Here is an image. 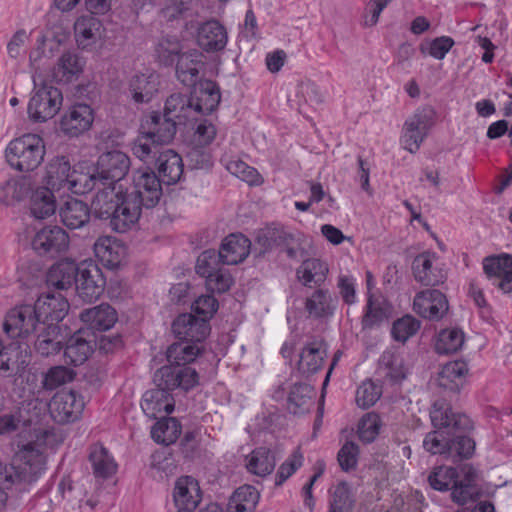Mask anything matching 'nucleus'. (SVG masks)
Returning a JSON list of instances; mask_svg holds the SVG:
<instances>
[{
    "label": "nucleus",
    "instance_id": "nucleus-1",
    "mask_svg": "<svg viewBox=\"0 0 512 512\" xmlns=\"http://www.w3.org/2000/svg\"><path fill=\"white\" fill-rule=\"evenodd\" d=\"M433 431L428 432L423 439V448L431 455H448L451 452V431L472 429L470 418L461 413H455L451 407L442 401H436L430 411Z\"/></svg>",
    "mask_w": 512,
    "mask_h": 512
},
{
    "label": "nucleus",
    "instance_id": "nucleus-2",
    "mask_svg": "<svg viewBox=\"0 0 512 512\" xmlns=\"http://www.w3.org/2000/svg\"><path fill=\"white\" fill-rule=\"evenodd\" d=\"M95 179L89 174L72 169L65 156H57L49 161L46 167V188L52 191L86 194L93 190Z\"/></svg>",
    "mask_w": 512,
    "mask_h": 512
},
{
    "label": "nucleus",
    "instance_id": "nucleus-3",
    "mask_svg": "<svg viewBox=\"0 0 512 512\" xmlns=\"http://www.w3.org/2000/svg\"><path fill=\"white\" fill-rule=\"evenodd\" d=\"M46 147L42 137L37 134H24L12 140L6 148L9 165L21 172L37 169L44 160Z\"/></svg>",
    "mask_w": 512,
    "mask_h": 512
},
{
    "label": "nucleus",
    "instance_id": "nucleus-4",
    "mask_svg": "<svg viewBox=\"0 0 512 512\" xmlns=\"http://www.w3.org/2000/svg\"><path fill=\"white\" fill-rule=\"evenodd\" d=\"M34 92L28 103L27 111L33 122L43 123L53 118L61 108L62 92L51 85L43 84L37 88V80L33 77Z\"/></svg>",
    "mask_w": 512,
    "mask_h": 512
},
{
    "label": "nucleus",
    "instance_id": "nucleus-5",
    "mask_svg": "<svg viewBox=\"0 0 512 512\" xmlns=\"http://www.w3.org/2000/svg\"><path fill=\"white\" fill-rule=\"evenodd\" d=\"M131 161L127 154L120 150H112L100 155L96 173L89 174L95 179L94 188L101 184L118 185L130 169Z\"/></svg>",
    "mask_w": 512,
    "mask_h": 512
},
{
    "label": "nucleus",
    "instance_id": "nucleus-6",
    "mask_svg": "<svg viewBox=\"0 0 512 512\" xmlns=\"http://www.w3.org/2000/svg\"><path fill=\"white\" fill-rule=\"evenodd\" d=\"M154 382L169 391L188 392L199 385L200 375L192 365H164L155 372Z\"/></svg>",
    "mask_w": 512,
    "mask_h": 512
},
{
    "label": "nucleus",
    "instance_id": "nucleus-7",
    "mask_svg": "<svg viewBox=\"0 0 512 512\" xmlns=\"http://www.w3.org/2000/svg\"><path fill=\"white\" fill-rule=\"evenodd\" d=\"M40 321L33 305L25 304L11 309L4 321L3 328L10 338L28 340L38 332Z\"/></svg>",
    "mask_w": 512,
    "mask_h": 512
},
{
    "label": "nucleus",
    "instance_id": "nucleus-8",
    "mask_svg": "<svg viewBox=\"0 0 512 512\" xmlns=\"http://www.w3.org/2000/svg\"><path fill=\"white\" fill-rule=\"evenodd\" d=\"M106 279L100 267L93 260L79 263L76 283L77 295L86 302L97 300L103 293Z\"/></svg>",
    "mask_w": 512,
    "mask_h": 512
},
{
    "label": "nucleus",
    "instance_id": "nucleus-9",
    "mask_svg": "<svg viewBox=\"0 0 512 512\" xmlns=\"http://www.w3.org/2000/svg\"><path fill=\"white\" fill-rule=\"evenodd\" d=\"M162 182L157 174L147 168L138 169L133 175L132 191L127 193L145 208H153L162 196Z\"/></svg>",
    "mask_w": 512,
    "mask_h": 512
},
{
    "label": "nucleus",
    "instance_id": "nucleus-10",
    "mask_svg": "<svg viewBox=\"0 0 512 512\" xmlns=\"http://www.w3.org/2000/svg\"><path fill=\"white\" fill-rule=\"evenodd\" d=\"M84 406L81 395L73 390H61L52 397L49 412L55 422L65 424L76 421L81 416Z\"/></svg>",
    "mask_w": 512,
    "mask_h": 512
},
{
    "label": "nucleus",
    "instance_id": "nucleus-11",
    "mask_svg": "<svg viewBox=\"0 0 512 512\" xmlns=\"http://www.w3.org/2000/svg\"><path fill=\"white\" fill-rule=\"evenodd\" d=\"M94 118V109L89 104L76 102L62 115L60 129L68 137H78L92 127Z\"/></svg>",
    "mask_w": 512,
    "mask_h": 512
},
{
    "label": "nucleus",
    "instance_id": "nucleus-12",
    "mask_svg": "<svg viewBox=\"0 0 512 512\" xmlns=\"http://www.w3.org/2000/svg\"><path fill=\"white\" fill-rule=\"evenodd\" d=\"M97 336L94 332L80 328L68 339L64 358L67 364L79 366L84 364L95 351Z\"/></svg>",
    "mask_w": 512,
    "mask_h": 512
},
{
    "label": "nucleus",
    "instance_id": "nucleus-13",
    "mask_svg": "<svg viewBox=\"0 0 512 512\" xmlns=\"http://www.w3.org/2000/svg\"><path fill=\"white\" fill-rule=\"evenodd\" d=\"M68 246L69 236L59 226L44 227L35 234L32 240V248L41 256L55 257L65 252Z\"/></svg>",
    "mask_w": 512,
    "mask_h": 512
},
{
    "label": "nucleus",
    "instance_id": "nucleus-14",
    "mask_svg": "<svg viewBox=\"0 0 512 512\" xmlns=\"http://www.w3.org/2000/svg\"><path fill=\"white\" fill-rule=\"evenodd\" d=\"M210 330L206 319H200L191 313L180 314L172 323V331L176 338L196 344L203 342Z\"/></svg>",
    "mask_w": 512,
    "mask_h": 512
},
{
    "label": "nucleus",
    "instance_id": "nucleus-15",
    "mask_svg": "<svg viewBox=\"0 0 512 512\" xmlns=\"http://www.w3.org/2000/svg\"><path fill=\"white\" fill-rule=\"evenodd\" d=\"M448 300L439 290L427 289L418 292L413 301L414 311L423 318L440 320L448 311Z\"/></svg>",
    "mask_w": 512,
    "mask_h": 512
},
{
    "label": "nucleus",
    "instance_id": "nucleus-16",
    "mask_svg": "<svg viewBox=\"0 0 512 512\" xmlns=\"http://www.w3.org/2000/svg\"><path fill=\"white\" fill-rule=\"evenodd\" d=\"M94 189L97 192L91 201V213L101 220L110 219L124 195L121 185L101 184Z\"/></svg>",
    "mask_w": 512,
    "mask_h": 512
},
{
    "label": "nucleus",
    "instance_id": "nucleus-17",
    "mask_svg": "<svg viewBox=\"0 0 512 512\" xmlns=\"http://www.w3.org/2000/svg\"><path fill=\"white\" fill-rule=\"evenodd\" d=\"M47 430L39 429L34 433V439L23 444L16 456L20 462L30 467L33 472L42 468L45 464V449L47 441L51 437Z\"/></svg>",
    "mask_w": 512,
    "mask_h": 512
},
{
    "label": "nucleus",
    "instance_id": "nucleus-18",
    "mask_svg": "<svg viewBox=\"0 0 512 512\" xmlns=\"http://www.w3.org/2000/svg\"><path fill=\"white\" fill-rule=\"evenodd\" d=\"M202 499L198 481L192 476L179 477L173 489V501L178 511L193 512Z\"/></svg>",
    "mask_w": 512,
    "mask_h": 512
},
{
    "label": "nucleus",
    "instance_id": "nucleus-19",
    "mask_svg": "<svg viewBox=\"0 0 512 512\" xmlns=\"http://www.w3.org/2000/svg\"><path fill=\"white\" fill-rule=\"evenodd\" d=\"M437 256L434 252H423L412 262V272L417 282L424 286H437L444 283L446 273L434 266Z\"/></svg>",
    "mask_w": 512,
    "mask_h": 512
},
{
    "label": "nucleus",
    "instance_id": "nucleus-20",
    "mask_svg": "<svg viewBox=\"0 0 512 512\" xmlns=\"http://www.w3.org/2000/svg\"><path fill=\"white\" fill-rule=\"evenodd\" d=\"M326 357L327 345L324 340L314 339L306 343L299 355L298 372L304 377L317 373L322 369Z\"/></svg>",
    "mask_w": 512,
    "mask_h": 512
},
{
    "label": "nucleus",
    "instance_id": "nucleus-21",
    "mask_svg": "<svg viewBox=\"0 0 512 512\" xmlns=\"http://www.w3.org/2000/svg\"><path fill=\"white\" fill-rule=\"evenodd\" d=\"M177 122L164 113L153 111L141 124V130L160 145L169 144L175 137Z\"/></svg>",
    "mask_w": 512,
    "mask_h": 512
},
{
    "label": "nucleus",
    "instance_id": "nucleus-22",
    "mask_svg": "<svg viewBox=\"0 0 512 512\" xmlns=\"http://www.w3.org/2000/svg\"><path fill=\"white\" fill-rule=\"evenodd\" d=\"M483 270L489 278H496L494 284L504 293L512 291V256L503 254L489 256L483 260Z\"/></svg>",
    "mask_w": 512,
    "mask_h": 512
},
{
    "label": "nucleus",
    "instance_id": "nucleus-23",
    "mask_svg": "<svg viewBox=\"0 0 512 512\" xmlns=\"http://www.w3.org/2000/svg\"><path fill=\"white\" fill-rule=\"evenodd\" d=\"M142 204L133 197L125 193L115 209V213L110 217L112 229L118 233H124L131 229L139 220Z\"/></svg>",
    "mask_w": 512,
    "mask_h": 512
},
{
    "label": "nucleus",
    "instance_id": "nucleus-24",
    "mask_svg": "<svg viewBox=\"0 0 512 512\" xmlns=\"http://www.w3.org/2000/svg\"><path fill=\"white\" fill-rule=\"evenodd\" d=\"M93 250L98 260L107 268H118L126 257L125 245L113 236H101L94 245Z\"/></svg>",
    "mask_w": 512,
    "mask_h": 512
},
{
    "label": "nucleus",
    "instance_id": "nucleus-25",
    "mask_svg": "<svg viewBox=\"0 0 512 512\" xmlns=\"http://www.w3.org/2000/svg\"><path fill=\"white\" fill-rule=\"evenodd\" d=\"M41 322L55 323L64 319L69 303L61 294L41 295L33 305Z\"/></svg>",
    "mask_w": 512,
    "mask_h": 512
},
{
    "label": "nucleus",
    "instance_id": "nucleus-26",
    "mask_svg": "<svg viewBox=\"0 0 512 512\" xmlns=\"http://www.w3.org/2000/svg\"><path fill=\"white\" fill-rule=\"evenodd\" d=\"M338 299L326 288H317L304 302L305 311L314 319L331 318L337 309Z\"/></svg>",
    "mask_w": 512,
    "mask_h": 512
},
{
    "label": "nucleus",
    "instance_id": "nucleus-27",
    "mask_svg": "<svg viewBox=\"0 0 512 512\" xmlns=\"http://www.w3.org/2000/svg\"><path fill=\"white\" fill-rule=\"evenodd\" d=\"M141 408L148 417L157 419L162 413L168 415L174 410V399L168 389L156 385L143 394Z\"/></svg>",
    "mask_w": 512,
    "mask_h": 512
},
{
    "label": "nucleus",
    "instance_id": "nucleus-28",
    "mask_svg": "<svg viewBox=\"0 0 512 512\" xmlns=\"http://www.w3.org/2000/svg\"><path fill=\"white\" fill-rule=\"evenodd\" d=\"M158 178L166 185L178 183L184 173V164L181 156L171 149L159 153L155 163Z\"/></svg>",
    "mask_w": 512,
    "mask_h": 512
},
{
    "label": "nucleus",
    "instance_id": "nucleus-29",
    "mask_svg": "<svg viewBox=\"0 0 512 512\" xmlns=\"http://www.w3.org/2000/svg\"><path fill=\"white\" fill-rule=\"evenodd\" d=\"M159 75L155 72L135 74L129 80V92L137 104L149 103L159 91Z\"/></svg>",
    "mask_w": 512,
    "mask_h": 512
},
{
    "label": "nucleus",
    "instance_id": "nucleus-30",
    "mask_svg": "<svg viewBox=\"0 0 512 512\" xmlns=\"http://www.w3.org/2000/svg\"><path fill=\"white\" fill-rule=\"evenodd\" d=\"M227 41V31L217 20L206 21L198 28L197 42L206 52L223 50L227 45Z\"/></svg>",
    "mask_w": 512,
    "mask_h": 512
},
{
    "label": "nucleus",
    "instance_id": "nucleus-31",
    "mask_svg": "<svg viewBox=\"0 0 512 512\" xmlns=\"http://www.w3.org/2000/svg\"><path fill=\"white\" fill-rule=\"evenodd\" d=\"M84 61L74 52H64L52 69V78L58 84L77 81L84 69Z\"/></svg>",
    "mask_w": 512,
    "mask_h": 512
},
{
    "label": "nucleus",
    "instance_id": "nucleus-32",
    "mask_svg": "<svg viewBox=\"0 0 512 512\" xmlns=\"http://www.w3.org/2000/svg\"><path fill=\"white\" fill-rule=\"evenodd\" d=\"M250 240L243 234L227 236L218 251L220 262L226 265H236L244 261L250 253Z\"/></svg>",
    "mask_w": 512,
    "mask_h": 512
},
{
    "label": "nucleus",
    "instance_id": "nucleus-33",
    "mask_svg": "<svg viewBox=\"0 0 512 512\" xmlns=\"http://www.w3.org/2000/svg\"><path fill=\"white\" fill-rule=\"evenodd\" d=\"M80 319L87 326L85 330L101 332L109 330L115 325L117 312L109 304L103 303L82 311Z\"/></svg>",
    "mask_w": 512,
    "mask_h": 512
},
{
    "label": "nucleus",
    "instance_id": "nucleus-34",
    "mask_svg": "<svg viewBox=\"0 0 512 512\" xmlns=\"http://www.w3.org/2000/svg\"><path fill=\"white\" fill-rule=\"evenodd\" d=\"M33 335L35 349L42 356L48 357L62 349L63 336L60 327L55 323L42 322L38 332Z\"/></svg>",
    "mask_w": 512,
    "mask_h": 512
},
{
    "label": "nucleus",
    "instance_id": "nucleus-35",
    "mask_svg": "<svg viewBox=\"0 0 512 512\" xmlns=\"http://www.w3.org/2000/svg\"><path fill=\"white\" fill-rule=\"evenodd\" d=\"M204 55L198 50L182 53L177 58L176 75L184 85H195L200 70L204 67Z\"/></svg>",
    "mask_w": 512,
    "mask_h": 512
},
{
    "label": "nucleus",
    "instance_id": "nucleus-36",
    "mask_svg": "<svg viewBox=\"0 0 512 512\" xmlns=\"http://www.w3.org/2000/svg\"><path fill=\"white\" fill-rule=\"evenodd\" d=\"M79 264L74 261L62 260L48 270L46 281L48 286L58 290L76 287Z\"/></svg>",
    "mask_w": 512,
    "mask_h": 512
},
{
    "label": "nucleus",
    "instance_id": "nucleus-37",
    "mask_svg": "<svg viewBox=\"0 0 512 512\" xmlns=\"http://www.w3.org/2000/svg\"><path fill=\"white\" fill-rule=\"evenodd\" d=\"M59 216L67 228L79 229L89 222L91 211L83 201L69 198L59 207Z\"/></svg>",
    "mask_w": 512,
    "mask_h": 512
},
{
    "label": "nucleus",
    "instance_id": "nucleus-38",
    "mask_svg": "<svg viewBox=\"0 0 512 512\" xmlns=\"http://www.w3.org/2000/svg\"><path fill=\"white\" fill-rule=\"evenodd\" d=\"M329 272L328 264L318 258L304 260L296 269L297 280L305 287H321Z\"/></svg>",
    "mask_w": 512,
    "mask_h": 512
},
{
    "label": "nucleus",
    "instance_id": "nucleus-39",
    "mask_svg": "<svg viewBox=\"0 0 512 512\" xmlns=\"http://www.w3.org/2000/svg\"><path fill=\"white\" fill-rule=\"evenodd\" d=\"M196 102H193L195 112L202 114L212 113L221 100L220 89L216 82L203 80L194 91Z\"/></svg>",
    "mask_w": 512,
    "mask_h": 512
},
{
    "label": "nucleus",
    "instance_id": "nucleus-40",
    "mask_svg": "<svg viewBox=\"0 0 512 512\" xmlns=\"http://www.w3.org/2000/svg\"><path fill=\"white\" fill-rule=\"evenodd\" d=\"M89 462L93 475L98 479H108L117 471V463L102 444L96 443L90 447Z\"/></svg>",
    "mask_w": 512,
    "mask_h": 512
},
{
    "label": "nucleus",
    "instance_id": "nucleus-41",
    "mask_svg": "<svg viewBox=\"0 0 512 512\" xmlns=\"http://www.w3.org/2000/svg\"><path fill=\"white\" fill-rule=\"evenodd\" d=\"M256 241L264 251H270L290 245L294 241V235L283 225L271 223L258 232Z\"/></svg>",
    "mask_w": 512,
    "mask_h": 512
},
{
    "label": "nucleus",
    "instance_id": "nucleus-42",
    "mask_svg": "<svg viewBox=\"0 0 512 512\" xmlns=\"http://www.w3.org/2000/svg\"><path fill=\"white\" fill-rule=\"evenodd\" d=\"M377 374L391 384L401 382L406 376L403 360L392 350L384 351L378 360Z\"/></svg>",
    "mask_w": 512,
    "mask_h": 512
},
{
    "label": "nucleus",
    "instance_id": "nucleus-43",
    "mask_svg": "<svg viewBox=\"0 0 512 512\" xmlns=\"http://www.w3.org/2000/svg\"><path fill=\"white\" fill-rule=\"evenodd\" d=\"M56 200L52 190L46 187L35 189L29 202L31 215L36 219H46L56 212Z\"/></svg>",
    "mask_w": 512,
    "mask_h": 512
},
{
    "label": "nucleus",
    "instance_id": "nucleus-44",
    "mask_svg": "<svg viewBox=\"0 0 512 512\" xmlns=\"http://www.w3.org/2000/svg\"><path fill=\"white\" fill-rule=\"evenodd\" d=\"M468 365L465 361L456 360L446 363L438 376V384L444 389L459 391L465 382Z\"/></svg>",
    "mask_w": 512,
    "mask_h": 512
},
{
    "label": "nucleus",
    "instance_id": "nucleus-45",
    "mask_svg": "<svg viewBox=\"0 0 512 512\" xmlns=\"http://www.w3.org/2000/svg\"><path fill=\"white\" fill-rule=\"evenodd\" d=\"M316 392L307 383H295L288 395V409L293 414H303L310 410Z\"/></svg>",
    "mask_w": 512,
    "mask_h": 512
},
{
    "label": "nucleus",
    "instance_id": "nucleus-46",
    "mask_svg": "<svg viewBox=\"0 0 512 512\" xmlns=\"http://www.w3.org/2000/svg\"><path fill=\"white\" fill-rule=\"evenodd\" d=\"M201 353L198 344L180 340L168 347L166 358L168 365H191Z\"/></svg>",
    "mask_w": 512,
    "mask_h": 512
},
{
    "label": "nucleus",
    "instance_id": "nucleus-47",
    "mask_svg": "<svg viewBox=\"0 0 512 512\" xmlns=\"http://www.w3.org/2000/svg\"><path fill=\"white\" fill-rule=\"evenodd\" d=\"M101 22L93 15L79 17L74 24V32L78 46L86 48L94 43L100 35Z\"/></svg>",
    "mask_w": 512,
    "mask_h": 512
},
{
    "label": "nucleus",
    "instance_id": "nucleus-48",
    "mask_svg": "<svg viewBox=\"0 0 512 512\" xmlns=\"http://www.w3.org/2000/svg\"><path fill=\"white\" fill-rule=\"evenodd\" d=\"M193 101L185 94L173 93L165 102L164 114L172 118L177 124H184L190 117Z\"/></svg>",
    "mask_w": 512,
    "mask_h": 512
},
{
    "label": "nucleus",
    "instance_id": "nucleus-49",
    "mask_svg": "<svg viewBox=\"0 0 512 512\" xmlns=\"http://www.w3.org/2000/svg\"><path fill=\"white\" fill-rule=\"evenodd\" d=\"M159 420L152 426L151 437L159 444L170 445L176 442L181 434V424L174 417H158Z\"/></svg>",
    "mask_w": 512,
    "mask_h": 512
},
{
    "label": "nucleus",
    "instance_id": "nucleus-50",
    "mask_svg": "<svg viewBox=\"0 0 512 512\" xmlns=\"http://www.w3.org/2000/svg\"><path fill=\"white\" fill-rule=\"evenodd\" d=\"M275 465L274 453L267 447H258L251 452L247 469L255 475L264 477L274 470Z\"/></svg>",
    "mask_w": 512,
    "mask_h": 512
},
{
    "label": "nucleus",
    "instance_id": "nucleus-51",
    "mask_svg": "<svg viewBox=\"0 0 512 512\" xmlns=\"http://www.w3.org/2000/svg\"><path fill=\"white\" fill-rule=\"evenodd\" d=\"M464 344V333L458 328L443 329L439 332L435 350L438 354L448 355L458 352Z\"/></svg>",
    "mask_w": 512,
    "mask_h": 512
},
{
    "label": "nucleus",
    "instance_id": "nucleus-52",
    "mask_svg": "<svg viewBox=\"0 0 512 512\" xmlns=\"http://www.w3.org/2000/svg\"><path fill=\"white\" fill-rule=\"evenodd\" d=\"M160 144L156 143L154 139L149 137L144 131L134 141L132 145L133 154L145 163L156 162V158L161 152L159 149Z\"/></svg>",
    "mask_w": 512,
    "mask_h": 512
},
{
    "label": "nucleus",
    "instance_id": "nucleus-53",
    "mask_svg": "<svg viewBox=\"0 0 512 512\" xmlns=\"http://www.w3.org/2000/svg\"><path fill=\"white\" fill-rule=\"evenodd\" d=\"M226 169L234 176L247 182L251 186L263 184L264 179L258 170L249 166L240 159H233L227 162Z\"/></svg>",
    "mask_w": 512,
    "mask_h": 512
},
{
    "label": "nucleus",
    "instance_id": "nucleus-54",
    "mask_svg": "<svg viewBox=\"0 0 512 512\" xmlns=\"http://www.w3.org/2000/svg\"><path fill=\"white\" fill-rule=\"evenodd\" d=\"M474 476L472 472L466 474L465 480L461 482L454 481L452 485L451 498L460 505H464L469 501H474L478 496L476 487L473 485Z\"/></svg>",
    "mask_w": 512,
    "mask_h": 512
},
{
    "label": "nucleus",
    "instance_id": "nucleus-55",
    "mask_svg": "<svg viewBox=\"0 0 512 512\" xmlns=\"http://www.w3.org/2000/svg\"><path fill=\"white\" fill-rule=\"evenodd\" d=\"M469 429H459L451 431V452L449 456H458L460 459H468L475 450V442L470 437L464 435Z\"/></svg>",
    "mask_w": 512,
    "mask_h": 512
},
{
    "label": "nucleus",
    "instance_id": "nucleus-56",
    "mask_svg": "<svg viewBox=\"0 0 512 512\" xmlns=\"http://www.w3.org/2000/svg\"><path fill=\"white\" fill-rule=\"evenodd\" d=\"M355 504V499L351 491V487L346 482L339 483L334 490L332 502L330 505L331 512H351Z\"/></svg>",
    "mask_w": 512,
    "mask_h": 512
},
{
    "label": "nucleus",
    "instance_id": "nucleus-57",
    "mask_svg": "<svg viewBox=\"0 0 512 512\" xmlns=\"http://www.w3.org/2000/svg\"><path fill=\"white\" fill-rule=\"evenodd\" d=\"M386 318V310L382 307L380 302L373 299V296L370 295L361 321L362 329L367 330L378 327Z\"/></svg>",
    "mask_w": 512,
    "mask_h": 512
},
{
    "label": "nucleus",
    "instance_id": "nucleus-58",
    "mask_svg": "<svg viewBox=\"0 0 512 512\" xmlns=\"http://www.w3.org/2000/svg\"><path fill=\"white\" fill-rule=\"evenodd\" d=\"M420 329V321L411 315H405L394 321L391 329L392 337L399 342L405 343Z\"/></svg>",
    "mask_w": 512,
    "mask_h": 512
},
{
    "label": "nucleus",
    "instance_id": "nucleus-59",
    "mask_svg": "<svg viewBox=\"0 0 512 512\" xmlns=\"http://www.w3.org/2000/svg\"><path fill=\"white\" fill-rule=\"evenodd\" d=\"M181 44L175 37H163L156 46L159 61L168 66L172 65L181 55Z\"/></svg>",
    "mask_w": 512,
    "mask_h": 512
},
{
    "label": "nucleus",
    "instance_id": "nucleus-60",
    "mask_svg": "<svg viewBox=\"0 0 512 512\" xmlns=\"http://www.w3.org/2000/svg\"><path fill=\"white\" fill-rule=\"evenodd\" d=\"M426 136V132L414 126L413 122L406 120L403 126L401 144L405 150L410 153H416Z\"/></svg>",
    "mask_w": 512,
    "mask_h": 512
},
{
    "label": "nucleus",
    "instance_id": "nucleus-61",
    "mask_svg": "<svg viewBox=\"0 0 512 512\" xmlns=\"http://www.w3.org/2000/svg\"><path fill=\"white\" fill-rule=\"evenodd\" d=\"M457 476L456 469L451 467H437L428 476L430 486L438 491L449 490Z\"/></svg>",
    "mask_w": 512,
    "mask_h": 512
},
{
    "label": "nucleus",
    "instance_id": "nucleus-62",
    "mask_svg": "<svg viewBox=\"0 0 512 512\" xmlns=\"http://www.w3.org/2000/svg\"><path fill=\"white\" fill-rule=\"evenodd\" d=\"M381 394L379 386L371 380H366L356 390V403L359 407L367 409L379 400Z\"/></svg>",
    "mask_w": 512,
    "mask_h": 512
},
{
    "label": "nucleus",
    "instance_id": "nucleus-63",
    "mask_svg": "<svg viewBox=\"0 0 512 512\" xmlns=\"http://www.w3.org/2000/svg\"><path fill=\"white\" fill-rule=\"evenodd\" d=\"M381 420L375 413L363 416L358 425V436L365 443L373 442L380 432Z\"/></svg>",
    "mask_w": 512,
    "mask_h": 512
},
{
    "label": "nucleus",
    "instance_id": "nucleus-64",
    "mask_svg": "<svg viewBox=\"0 0 512 512\" xmlns=\"http://www.w3.org/2000/svg\"><path fill=\"white\" fill-rule=\"evenodd\" d=\"M73 372L64 366L51 367L43 376L42 385L46 390H54L71 381Z\"/></svg>",
    "mask_w": 512,
    "mask_h": 512
}]
</instances>
